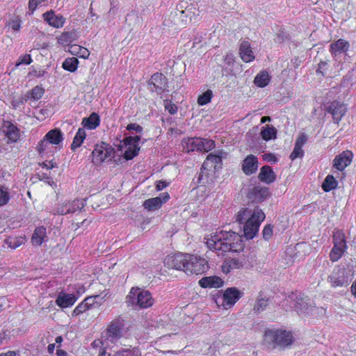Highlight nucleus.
<instances>
[{"label":"nucleus","mask_w":356,"mask_h":356,"mask_svg":"<svg viewBox=\"0 0 356 356\" xmlns=\"http://www.w3.org/2000/svg\"><path fill=\"white\" fill-rule=\"evenodd\" d=\"M264 159L268 162L276 163L277 162V158L275 154L272 153L265 154L264 155Z\"/></svg>","instance_id":"obj_63"},{"label":"nucleus","mask_w":356,"mask_h":356,"mask_svg":"<svg viewBox=\"0 0 356 356\" xmlns=\"http://www.w3.org/2000/svg\"><path fill=\"white\" fill-rule=\"evenodd\" d=\"M258 159L253 154L248 155L241 163V170L245 175L254 174L258 168Z\"/></svg>","instance_id":"obj_18"},{"label":"nucleus","mask_w":356,"mask_h":356,"mask_svg":"<svg viewBox=\"0 0 356 356\" xmlns=\"http://www.w3.org/2000/svg\"><path fill=\"white\" fill-rule=\"evenodd\" d=\"M239 55L241 58L245 63H250L254 60V55L250 43L248 41H243L241 43L239 47Z\"/></svg>","instance_id":"obj_24"},{"label":"nucleus","mask_w":356,"mask_h":356,"mask_svg":"<svg viewBox=\"0 0 356 356\" xmlns=\"http://www.w3.org/2000/svg\"><path fill=\"white\" fill-rule=\"evenodd\" d=\"M52 145L51 143H49V141L43 137V138L38 142L36 146V151L42 157L46 156L49 153L53 156L54 151L53 150Z\"/></svg>","instance_id":"obj_31"},{"label":"nucleus","mask_w":356,"mask_h":356,"mask_svg":"<svg viewBox=\"0 0 356 356\" xmlns=\"http://www.w3.org/2000/svg\"><path fill=\"white\" fill-rule=\"evenodd\" d=\"M29 101L28 98H26V94L20 96L18 99H14L12 102V105L14 108H17L24 103Z\"/></svg>","instance_id":"obj_61"},{"label":"nucleus","mask_w":356,"mask_h":356,"mask_svg":"<svg viewBox=\"0 0 356 356\" xmlns=\"http://www.w3.org/2000/svg\"><path fill=\"white\" fill-rule=\"evenodd\" d=\"M149 84L153 86V91L161 95L167 87V79L162 73L156 72L151 76Z\"/></svg>","instance_id":"obj_17"},{"label":"nucleus","mask_w":356,"mask_h":356,"mask_svg":"<svg viewBox=\"0 0 356 356\" xmlns=\"http://www.w3.org/2000/svg\"><path fill=\"white\" fill-rule=\"evenodd\" d=\"M325 111L332 115L334 123L339 124L347 112V106L343 102L334 100L327 104Z\"/></svg>","instance_id":"obj_11"},{"label":"nucleus","mask_w":356,"mask_h":356,"mask_svg":"<svg viewBox=\"0 0 356 356\" xmlns=\"http://www.w3.org/2000/svg\"><path fill=\"white\" fill-rule=\"evenodd\" d=\"M39 165L43 168H46L47 170H51L58 167L56 162H55L54 159H51L49 161H46L42 163H39Z\"/></svg>","instance_id":"obj_59"},{"label":"nucleus","mask_w":356,"mask_h":356,"mask_svg":"<svg viewBox=\"0 0 356 356\" xmlns=\"http://www.w3.org/2000/svg\"><path fill=\"white\" fill-rule=\"evenodd\" d=\"M8 143H16L20 137L19 129L11 122H8L4 131Z\"/></svg>","instance_id":"obj_26"},{"label":"nucleus","mask_w":356,"mask_h":356,"mask_svg":"<svg viewBox=\"0 0 356 356\" xmlns=\"http://www.w3.org/2000/svg\"><path fill=\"white\" fill-rule=\"evenodd\" d=\"M213 97V92L211 90H207L197 97V104L199 106H204L211 102Z\"/></svg>","instance_id":"obj_47"},{"label":"nucleus","mask_w":356,"mask_h":356,"mask_svg":"<svg viewBox=\"0 0 356 356\" xmlns=\"http://www.w3.org/2000/svg\"><path fill=\"white\" fill-rule=\"evenodd\" d=\"M305 152L302 149L294 147L292 152L289 155V159L291 161H294L297 158H302Z\"/></svg>","instance_id":"obj_55"},{"label":"nucleus","mask_w":356,"mask_h":356,"mask_svg":"<svg viewBox=\"0 0 356 356\" xmlns=\"http://www.w3.org/2000/svg\"><path fill=\"white\" fill-rule=\"evenodd\" d=\"M329 282L332 287L343 286L348 284V280L344 275V272L339 270L338 272H334L329 276Z\"/></svg>","instance_id":"obj_29"},{"label":"nucleus","mask_w":356,"mask_h":356,"mask_svg":"<svg viewBox=\"0 0 356 356\" xmlns=\"http://www.w3.org/2000/svg\"><path fill=\"white\" fill-rule=\"evenodd\" d=\"M349 47L350 44L347 40L339 39L330 44V52L333 57H337L342 53L346 52Z\"/></svg>","instance_id":"obj_20"},{"label":"nucleus","mask_w":356,"mask_h":356,"mask_svg":"<svg viewBox=\"0 0 356 356\" xmlns=\"http://www.w3.org/2000/svg\"><path fill=\"white\" fill-rule=\"evenodd\" d=\"M266 214L259 207L253 209L241 208L236 215V221L243 225V234L247 239H252L258 233Z\"/></svg>","instance_id":"obj_2"},{"label":"nucleus","mask_w":356,"mask_h":356,"mask_svg":"<svg viewBox=\"0 0 356 356\" xmlns=\"http://www.w3.org/2000/svg\"><path fill=\"white\" fill-rule=\"evenodd\" d=\"M170 195L168 193H163L159 197L149 198L144 201L143 206L147 211H154L160 209L163 203L168 202Z\"/></svg>","instance_id":"obj_16"},{"label":"nucleus","mask_w":356,"mask_h":356,"mask_svg":"<svg viewBox=\"0 0 356 356\" xmlns=\"http://www.w3.org/2000/svg\"><path fill=\"white\" fill-rule=\"evenodd\" d=\"M100 124V118L97 113H92L89 117L82 120L81 125L90 130L96 129Z\"/></svg>","instance_id":"obj_30"},{"label":"nucleus","mask_w":356,"mask_h":356,"mask_svg":"<svg viewBox=\"0 0 356 356\" xmlns=\"http://www.w3.org/2000/svg\"><path fill=\"white\" fill-rule=\"evenodd\" d=\"M128 131H135L136 133H141L143 131V127L136 123H130L127 124L126 127Z\"/></svg>","instance_id":"obj_62"},{"label":"nucleus","mask_w":356,"mask_h":356,"mask_svg":"<svg viewBox=\"0 0 356 356\" xmlns=\"http://www.w3.org/2000/svg\"><path fill=\"white\" fill-rule=\"evenodd\" d=\"M307 140V136L304 133L300 134L296 140L294 147L302 149V147L305 144Z\"/></svg>","instance_id":"obj_57"},{"label":"nucleus","mask_w":356,"mask_h":356,"mask_svg":"<svg viewBox=\"0 0 356 356\" xmlns=\"http://www.w3.org/2000/svg\"><path fill=\"white\" fill-rule=\"evenodd\" d=\"M80 36V32L73 29L63 32L58 38V42L63 46L69 45L76 40Z\"/></svg>","instance_id":"obj_23"},{"label":"nucleus","mask_w":356,"mask_h":356,"mask_svg":"<svg viewBox=\"0 0 356 356\" xmlns=\"http://www.w3.org/2000/svg\"><path fill=\"white\" fill-rule=\"evenodd\" d=\"M44 137L53 145H59L63 140V133L59 129H51Z\"/></svg>","instance_id":"obj_32"},{"label":"nucleus","mask_w":356,"mask_h":356,"mask_svg":"<svg viewBox=\"0 0 356 356\" xmlns=\"http://www.w3.org/2000/svg\"><path fill=\"white\" fill-rule=\"evenodd\" d=\"M86 137V133L83 128H79L73 138L71 144V149L75 151L77 148L80 147L83 144Z\"/></svg>","instance_id":"obj_36"},{"label":"nucleus","mask_w":356,"mask_h":356,"mask_svg":"<svg viewBox=\"0 0 356 356\" xmlns=\"http://www.w3.org/2000/svg\"><path fill=\"white\" fill-rule=\"evenodd\" d=\"M79 60L75 57L67 58L63 63L62 67L65 70L74 72L78 67Z\"/></svg>","instance_id":"obj_44"},{"label":"nucleus","mask_w":356,"mask_h":356,"mask_svg":"<svg viewBox=\"0 0 356 356\" xmlns=\"http://www.w3.org/2000/svg\"><path fill=\"white\" fill-rule=\"evenodd\" d=\"M77 299L74 294L60 292L56 299V304L60 308H67L72 306Z\"/></svg>","instance_id":"obj_19"},{"label":"nucleus","mask_w":356,"mask_h":356,"mask_svg":"<svg viewBox=\"0 0 356 356\" xmlns=\"http://www.w3.org/2000/svg\"><path fill=\"white\" fill-rule=\"evenodd\" d=\"M141 351L138 347L132 348H122L115 352L113 356H141Z\"/></svg>","instance_id":"obj_43"},{"label":"nucleus","mask_w":356,"mask_h":356,"mask_svg":"<svg viewBox=\"0 0 356 356\" xmlns=\"http://www.w3.org/2000/svg\"><path fill=\"white\" fill-rule=\"evenodd\" d=\"M47 236V229L44 226L36 227L31 237L33 245H41Z\"/></svg>","instance_id":"obj_34"},{"label":"nucleus","mask_w":356,"mask_h":356,"mask_svg":"<svg viewBox=\"0 0 356 356\" xmlns=\"http://www.w3.org/2000/svg\"><path fill=\"white\" fill-rule=\"evenodd\" d=\"M0 356H20L19 351L8 350L6 353H2Z\"/></svg>","instance_id":"obj_64"},{"label":"nucleus","mask_w":356,"mask_h":356,"mask_svg":"<svg viewBox=\"0 0 356 356\" xmlns=\"http://www.w3.org/2000/svg\"><path fill=\"white\" fill-rule=\"evenodd\" d=\"M140 139V136L136 135L134 136H127L122 140L123 145L127 147L123 154V157L126 161L131 160L138 156L140 149L138 145V142Z\"/></svg>","instance_id":"obj_8"},{"label":"nucleus","mask_w":356,"mask_h":356,"mask_svg":"<svg viewBox=\"0 0 356 356\" xmlns=\"http://www.w3.org/2000/svg\"><path fill=\"white\" fill-rule=\"evenodd\" d=\"M353 154L350 150H346L337 155L333 160V168L339 171H343L352 162Z\"/></svg>","instance_id":"obj_15"},{"label":"nucleus","mask_w":356,"mask_h":356,"mask_svg":"<svg viewBox=\"0 0 356 356\" xmlns=\"http://www.w3.org/2000/svg\"><path fill=\"white\" fill-rule=\"evenodd\" d=\"M67 209H72L70 213H74L77 210L81 209L84 207V204L82 201L79 200H74L71 202H67Z\"/></svg>","instance_id":"obj_51"},{"label":"nucleus","mask_w":356,"mask_h":356,"mask_svg":"<svg viewBox=\"0 0 356 356\" xmlns=\"http://www.w3.org/2000/svg\"><path fill=\"white\" fill-rule=\"evenodd\" d=\"M44 22H65V19L61 15H56L55 11L50 10L42 14Z\"/></svg>","instance_id":"obj_42"},{"label":"nucleus","mask_w":356,"mask_h":356,"mask_svg":"<svg viewBox=\"0 0 356 356\" xmlns=\"http://www.w3.org/2000/svg\"><path fill=\"white\" fill-rule=\"evenodd\" d=\"M215 174L216 172H210L202 167L197 179V187H205L207 184L212 183Z\"/></svg>","instance_id":"obj_28"},{"label":"nucleus","mask_w":356,"mask_h":356,"mask_svg":"<svg viewBox=\"0 0 356 356\" xmlns=\"http://www.w3.org/2000/svg\"><path fill=\"white\" fill-rule=\"evenodd\" d=\"M258 178L261 181L270 184L276 179V175L270 166L266 165L261 167Z\"/></svg>","instance_id":"obj_27"},{"label":"nucleus","mask_w":356,"mask_h":356,"mask_svg":"<svg viewBox=\"0 0 356 356\" xmlns=\"http://www.w3.org/2000/svg\"><path fill=\"white\" fill-rule=\"evenodd\" d=\"M115 153V149L110 144L101 142L95 146L92 152V161L95 165H99L106 161L111 160Z\"/></svg>","instance_id":"obj_6"},{"label":"nucleus","mask_w":356,"mask_h":356,"mask_svg":"<svg viewBox=\"0 0 356 356\" xmlns=\"http://www.w3.org/2000/svg\"><path fill=\"white\" fill-rule=\"evenodd\" d=\"M99 295L91 296L86 297L83 300H87V305L89 306L90 309L98 307L102 305V302H98L97 299L99 298Z\"/></svg>","instance_id":"obj_52"},{"label":"nucleus","mask_w":356,"mask_h":356,"mask_svg":"<svg viewBox=\"0 0 356 356\" xmlns=\"http://www.w3.org/2000/svg\"><path fill=\"white\" fill-rule=\"evenodd\" d=\"M25 238L22 236H10L7 237L4 243L11 249H16L25 242Z\"/></svg>","instance_id":"obj_40"},{"label":"nucleus","mask_w":356,"mask_h":356,"mask_svg":"<svg viewBox=\"0 0 356 356\" xmlns=\"http://www.w3.org/2000/svg\"><path fill=\"white\" fill-rule=\"evenodd\" d=\"M241 261L237 259H229L225 260L222 265V270L224 273L227 274L234 269L241 267Z\"/></svg>","instance_id":"obj_35"},{"label":"nucleus","mask_w":356,"mask_h":356,"mask_svg":"<svg viewBox=\"0 0 356 356\" xmlns=\"http://www.w3.org/2000/svg\"><path fill=\"white\" fill-rule=\"evenodd\" d=\"M289 298L295 301L293 307L298 312L305 314L312 309L313 306L308 302L309 299L301 292H293L289 296Z\"/></svg>","instance_id":"obj_13"},{"label":"nucleus","mask_w":356,"mask_h":356,"mask_svg":"<svg viewBox=\"0 0 356 356\" xmlns=\"http://www.w3.org/2000/svg\"><path fill=\"white\" fill-rule=\"evenodd\" d=\"M307 140V136L304 133L300 134L296 140L294 147L302 149V147L305 144Z\"/></svg>","instance_id":"obj_58"},{"label":"nucleus","mask_w":356,"mask_h":356,"mask_svg":"<svg viewBox=\"0 0 356 356\" xmlns=\"http://www.w3.org/2000/svg\"><path fill=\"white\" fill-rule=\"evenodd\" d=\"M208 268V262L205 259L188 254L187 264L184 270L186 274H202L205 273Z\"/></svg>","instance_id":"obj_7"},{"label":"nucleus","mask_w":356,"mask_h":356,"mask_svg":"<svg viewBox=\"0 0 356 356\" xmlns=\"http://www.w3.org/2000/svg\"><path fill=\"white\" fill-rule=\"evenodd\" d=\"M273 234V226L271 224H267L262 230L263 238L266 241H269Z\"/></svg>","instance_id":"obj_54"},{"label":"nucleus","mask_w":356,"mask_h":356,"mask_svg":"<svg viewBox=\"0 0 356 356\" xmlns=\"http://www.w3.org/2000/svg\"><path fill=\"white\" fill-rule=\"evenodd\" d=\"M346 250H343L342 248L332 247L329 255L330 261L332 262L339 261L346 252Z\"/></svg>","instance_id":"obj_48"},{"label":"nucleus","mask_w":356,"mask_h":356,"mask_svg":"<svg viewBox=\"0 0 356 356\" xmlns=\"http://www.w3.org/2000/svg\"><path fill=\"white\" fill-rule=\"evenodd\" d=\"M188 257V254L175 253L168 255L164 259L163 263L165 266L168 268L183 270L184 272Z\"/></svg>","instance_id":"obj_9"},{"label":"nucleus","mask_w":356,"mask_h":356,"mask_svg":"<svg viewBox=\"0 0 356 356\" xmlns=\"http://www.w3.org/2000/svg\"><path fill=\"white\" fill-rule=\"evenodd\" d=\"M270 78L266 71L260 72L254 78V84L259 88L266 87L270 82Z\"/></svg>","instance_id":"obj_39"},{"label":"nucleus","mask_w":356,"mask_h":356,"mask_svg":"<svg viewBox=\"0 0 356 356\" xmlns=\"http://www.w3.org/2000/svg\"><path fill=\"white\" fill-rule=\"evenodd\" d=\"M124 328V320L118 316L113 319L106 329V337L111 342H115L122 337V330Z\"/></svg>","instance_id":"obj_10"},{"label":"nucleus","mask_w":356,"mask_h":356,"mask_svg":"<svg viewBox=\"0 0 356 356\" xmlns=\"http://www.w3.org/2000/svg\"><path fill=\"white\" fill-rule=\"evenodd\" d=\"M242 295L243 293L236 287L226 289L221 296L222 307L225 309L232 307Z\"/></svg>","instance_id":"obj_12"},{"label":"nucleus","mask_w":356,"mask_h":356,"mask_svg":"<svg viewBox=\"0 0 356 356\" xmlns=\"http://www.w3.org/2000/svg\"><path fill=\"white\" fill-rule=\"evenodd\" d=\"M221 165L222 158L220 156L209 154L202 163V167L210 172H216L217 168L220 167Z\"/></svg>","instance_id":"obj_21"},{"label":"nucleus","mask_w":356,"mask_h":356,"mask_svg":"<svg viewBox=\"0 0 356 356\" xmlns=\"http://www.w3.org/2000/svg\"><path fill=\"white\" fill-rule=\"evenodd\" d=\"M264 341L269 348L284 349L293 343V336L291 332L285 330L266 329L264 335Z\"/></svg>","instance_id":"obj_3"},{"label":"nucleus","mask_w":356,"mask_h":356,"mask_svg":"<svg viewBox=\"0 0 356 356\" xmlns=\"http://www.w3.org/2000/svg\"><path fill=\"white\" fill-rule=\"evenodd\" d=\"M72 209H67V203L63 204L57 207L56 213L59 215H66L70 213Z\"/></svg>","instance_id":"obj_60"},{"label":"nucleus","mask_w":356,"mask_h":356,"mask_svg":"<svg viewBox=\"0 0 356 356\" xmlns=\"http://www.w3.org/2000/svg\"><path fill=\"white\" fill-rule=\"evenodd\" d=\"M69 51L72 54L77 56L79 58L84 59L88 58L90 54L87 48L78 44H72L70 47Z\"/></svg>","instance_id":"obj_37"},{"label":"nucleus","mask_w":356,"mask_h":356,"mask_svg":"<svg viewBox=\"0 0 356 356\" xmlns=\"http://www.w3.org/2000/svg\"><path fill=\"white\" fill-rule=\"evenodd\" d=\"M44 93V89L42 86H36L28 91L26 95L29 100L38 101L43 96Z\"/></svg>","instance_id":"obj_41"},{"label":"nucleus","mask_w":356,"mask_h":356,"mask_svg":"<svg viewBox=\"0 0 356 356\" xmlns=\"http://www.w3.org/2000/svg\"><path fill=\"white\" fill-rule=\"evenodd\" d=\"M332 243L334 248L348 250L346 237L344 232L339 229H334L332 232Z\"/></svg>","instance_id":"obj_22"},{"label":"nucleus","mask_w":356,"mask_h":356,"mask_svg":"<svg viewBox=\"0 0 356 356\" xmlns=\"http://www.w3.org/2000/svg\"><path fill=\"white\" fill-rule=\"evenodd\" d=\"M269 195V189L267 187L257 186L248 190L246 197L252 203H259L264 201Z\"/></svg>","instance_id":"obj_14"},{"label":"nucleus","mask_w":356,"mask_h":356,"mask_svg":"<svg viewBox=\"0 0 356 356\" xmlns=\"http://www.w3.org/2000/svg\"><path fill=\"white\" fill-rule=\"evenodd\" d=\"M277 129L273 125L266 124L261 127L260 136L265 141H268L277 138Z\"/></svg>","instance_id":"obj_33"},{"label":"nucleus","mask_w":356,"mask_h":356,"mask_svg":"<svg viewBox=\"0 0 356 356\" xmlns=\"http://www.w3.org/2000/svg\"><path fill=\"white\" fill-rule=\"evenodd\" d=\"M127 302L131 305L147 309L154 305V300L149 291L132 287L127 296Z\"/></svg>","instance_id":"obj_4"},{"label":"nucleus","mask_w":356,"mask_h":356,"mask_svg":"<svg viewBox=\"0 0 356 356\" xmlns=\"http://www.w3.org/2000/svg\"><path fill=\"white\" fill-rule=\"evenodd\" d=\"M10 200V195L6 187L0 186V207L6 205Z\"/></svg>","instance_id":"obj_49"},{"label":"nucleus","mask_w":356,"mask_h":356,"mask_svg":"<svg viewBox=\"0 0 356 356\" xmlns=\"http://www.w3.org/2000/svg\"><path fill=\"white\" fill-rule=\"evenodd\" d=\"M33 60L30 54H24L21 56L17 62L16 63V67H18L20 65H29L32 63Z\"/></svg>","instance_id":"obj_56"},{"label":"nucleus","mask_w":356,"mask_h":356,"mask_svg":"<svg viewBox=\"0 0 356 356\" xmlns=\"http://www.w3.org/2000/svg\"><path fill=\"white\" fill-rule=\"evenodd\" d=\"M224 284L222 280L218 276L204 277L199 280V285L202 288H220Z\"/></svg>","instance_id":"obj_25"},{"label":"nucleus","mask_w":356,"mask_h":356,"mask_svg":"<svg viewBox=\"0 0 356 356\" xmlns=\"http://www.w3.org/2000/svg\"><path fill=\"white\" fill-rule=\"evenodd\" d=\"M49 0H29L27 15H33L34 11L40 6H45Z\"/></svg>","instance_id":"obj_45"},{"label":"nucleus","mask_w":356,"mask_h":356,"mask_svg":"<svg viewBox=\"0 0 356 356\" xmlns=\"http://www.w3.org/2000/svg\"><path fill=\"white\" fill-rule=\"evenodd\" d=\"M204 239L208 248L216 251L218 255L227 252H239L244 248L241 236L232 231L216 232Z\"/></svg>","instance_id":"obj_1"},{"label":"nucleus","mask_w":356,"mask_h":356,"mask_svg":"<svg viewBox=\"0 0 356 356\" xmlns=\"http://www.w3.org/2000/svg\"><path fill=\"white\" fill-rule=\"evenodd\" d=\"M184 148L188 152H208L214 149L216 144L211 139L189 138L182 140Z\"/></svg>","instance_id":"obj_5"},{"label":"nucleus","mask_w":356,"mask_h":356,"mask_svg":"<svg viewBox=\"0 0 356 356\" xmlns=\"http://www.w3.org/2000/svg\"><path fill=\"white\" fill-rule=\"evenodd\" d=\"M269 299L263 298L261 292L259 293L257 302L254 306V311L261 312L264 311L268 305Z\"/></svg>","instance_id":"obj_46"},{"label":"nucleus","mask_w":356,"mask_h":356,"mask_svg":"<svg viewBox=\"0 0 356 356\" xmlns=\"http://www.w3.org/2000/svg\"><path fill=\"white\" fill-rule=\"evenodd\" d=\"M87 301L88 300H83L82 302L78 304V305L74 309L72 312L73 316H79L90 309L89 306L87 305Z\"/></svg>","instance_id":"obj_50"},{"label":"nucleus","mask_w":356,"mask_h":356,"mask_svg":"<svg viewBox=\"0 0 356 356\" xmlns=\"http://www.w3.org/2000/svg\"><path fill=\"white\" fill-rule=\"evenodd\" d=\"M337 186L338 181L332 175H327L321 186L324 192H330L332 190L336 189Z\"/></svg>","instance_id":"obj_38"},{"label":"nucleus","mask_w":356,"mask_h":356,"mask_svg":"<svg viewBox=\"0 0 356 356\" xmlns=\"http://www.w3.org/2000/svg\"><path fill=\"white\" fill-rule=\"evenodd\" d=\"M163 105L165 109L168 111V113L171 115H175L178 111V107L176 104L172 102L171 100L165 99L163 101Z\"/></svg>","instance_id":"obj_53"}]
</instances>
